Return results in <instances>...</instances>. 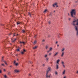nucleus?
<instances>
[{
  "instance_id": "f257e3e1",
  "label": "nucleus",
  "mask_w": 78,
  "mask_h": 78,
  "mask_svg": "<svg viewBox=\"0 0 78 78\" xmlns=\"http://www.w3.org/2000/svg\"><path fill=\"white\" fill-rule=\"evenodd\" d=\"M75 27L74 28L75 30L77 31V35H78V19L73 21V24H72Z\"/></svg>"
},
{
  "instance_id": "69168bd1",
  "label": "nucleus",
  "mask_w": 78,
  "mask_h": 78,
  "mask_svg": "<svg viewBox=\"0 0 78 78\" xmlns=\"http://www.w3.org/2000/svg\"><path fill=\"white\" fill-rule=\"evenodd\" d=\"M10 67H11V66H10Z\"/></svg>"
},
{
  "instance_id": "412c9836",
  "label": "nucleus",
  "mask_w": 78,
  "mask_h": 78,
  "mask_svg": "<svg viewBox=\"0 0 78 78\" xmlns=\"http://www.w3.org/2000/svg\"><path fill=\"white\" fill-rule=\"evenodd\" d=\"M15 34H16V33L13 34V35H12L13 37H14V36H16V35H15Z\"/></svg>"
},
{
  "instance_id": "3c124183",
  "label": "nucleus",
  "mask_w": 78,
  "mask_h": 78,
  "mask_svg": "<svg viewBox=\"0 0 78 78\" xmlns=\"http://www.w3.org/2000/svg\"><path fill=\"white\" fill-rule=\"evenodd\" d=\"M2 60H3V57H2Z\"/></svg>"
},
{
  "instance_id": "bb28decb",
  "label": "nucleus",
  "mask_w": 78,
  "mask_h": 78,
  "mask_svg": "<svg viewBox=\"0 0 78 78\" xmlns=\"http://www.w3.org/2000/svg\"><path fill=\"white\" fill-rule=\"evenodd\" d=\"M37 41H36V40H35V41H34V44H36V42Z\"/></svg>"
},
{
  "instance_id": "a19ab883",
  "label": "nucleus",
  "mask_w": 78,
  "mask_h": 78,
  "mask_svg": "<svg viewBox=\"0 0 78 78\" xmlns=\"http://www.w3.org/2000/svg\"><path fill=\"white\" fill-rule=\"evenodd\" d=\"M77 2H78V1H75V3H77Z\"/></svg>"
},
{
  "instance_id": "423d86ee",
  "label": "nucleus",
  "mask_w": 78,
  "mask_h": 78,
  "mask_svg": "<svg viewBox=\"0 0 78 78\" xmlns=\"http://www.w3.org/2000/svg\"><path fill=\"white\" fill-rule=\"evenodd\" d=\"M19 72V71L17 69H15L14 70V73H18Z\"/></svg>"
},
{
  "instance_id": "5fc2aeb1",
  "label": "nucleus",
  "mask_w": 78,
  "mask_h": 78,
  "mask_svg": "<svg viewBox=\"0 0 78 78\" xmlns=\"http://www.w3.org/2000/svg\"><path fill=\"white\" fill-rule=\"evenodd\" d=\"M57 46L58 47H59V46L58 44H57Z\"/></svg>"
},
{
  "instance_id": "0e129e2a",
  "label": "nucleus",
  "mask_w": 78,
  "mask_h": 78,
  "mask_svg": "<svg viewBox=\"0 0 78 78\" xmlns=\"http://www.w3.org/2000/svg\"><path fill=\"white\" fill-rule=\"evenodd\" d=\"M30 63L31 64V62H30Z\"/></svg>"
},
{
  "instance_id": "6e6552de",
  "label": "nucleus",
  "mask_w": 78,
  "mask_h": 78,
  "mask_svg": "<svg viewBox=\"0 0 78 78\" xmlns=\"http://www.w3.org/2000/svg\"><path fill=\"white\" fill-rule=\"evenodd\" d=\"M20 44H26V42H24L23 41H20V42L19 43Z\"/></svg>"
},
{
  "instance_id": "338daca9",
  "label": "nucleus",
  "mask_w": 78,
  "mask_h": 78,
  "mask_svg": "<svg viewBox=\"0 0 78 78\" xmlns=\"http://www.w3.org/2000/svg\"><path fill=\"white\" fill-rule=\"evenodd\" d=\"M10 44L11 45V43H10Z\"/></svg>"
},
{
  "instance_id": "f8f14e48",
  "label": "nucleus",
  "mask_w": 78,
  "mask_h": 78,
  "mask_svg": "<svg viewBox=\"0 0 78 78\" xmlns=\"http://www.w3.org/2000/svg\"><path fill=\"white\" fill-rule=\"evenodd\" d=\"M61 36V34H58V38H59Z\"/></svg>"
},
{
  "instance_id": "774afa93",
  "label": "nucleus",
  "mask_w": 78,
  "mask_h": 78,
  "mask_svg": "<svg viewBox=\"0 0 78 78\" xmlns=\"http://www.w3.org/2000/svg\"><path fill=\"white\" fill-rule=\"evenodd\" d=\"M18 59H17V61H18Z\"/></svg>"
},
{
  "instance_id": "6e6d98bb",
  "label": "nucleus",
  "mask_w": 78,
  "mask_h": 78,
  "mask_svg": "<svg viewBox=\"0 0 78 78\" xmlns=\"http://www.w3.org/2000/svg\"><path fill=\"white\" fill-rule=\"evenodd\" d=\"M68 15H69V13H68Z\"/></svg>"
},
{
  "instance_id": "052dcab7",
  "label": "nucleus",
  "mask_w": 78,
  "mask_h": 78,
  "mask_svg": "<svg viewBox=\"0 0 78 78\" xmlns=\"http://www.w3.org/2000/svg\"><path fill=\"white\" fill-rule=\"evenodd\" d=\"M54 12H55V11H54Z\"/></svg>"
},
{
  "instance_id": "6ab92c4d",
  "label": "nucleus",
  "mask_w": 78,
  "mask_h": 78,
  "mask_svg": "<svg viewBox=\"0 0 78 78\" xmlns=\"http://www.w3.org/2000/svg\"><path fill=\"white\" fill-rule=\"evenodd\" d=\"M3 62H4V63H5L6 65H7V63L6 61H3Z\"/></svg>"
},
{
  "instance_id": "7c9ffc66",
  "label": "nucleus",
  "mask_w": 78,
  "mask_h": 78,
  "mask_svg": "<svg viewBox=\"0 0 78 78\" xmlns=\"http://www.w3.org/2000/svg\"><path fill=\"white\" fill-rule=\"evenodd\" d=\"M51 53H49V54H48V56H51Z\"/></svg>"
},
{
  "instance_id": "4c0bfd02",
  "label": "nucleus",
  "mask_w": 78,
  "mask_h": 78,
  "mask_svg": "<svg viewBox=\"0 0 78 78\" xmlns=\"http://www.w3.org/2000/svg\"><path fill=\"white\" fill-rule=\"evenodd\" d=\"M48 61V58H46V61Z\"/></svg>"
},
{
  "instance_id": "c03bdc74",
  "label": "nucleus",
  "mask_w": 78,
  "mask_h": 78,
  "mask_svg": "<svg viewBox=\"0 0 78 78\" xmlns=\"http://www.w3.org/2000/svg\"><path fill=\"white\" fill-rule=\"evenodd\" d=\"M0 73H2V71L1 70H0Z\"/></svg>"
},
{
  "instance_id": "4468645a",
  "label": "nucleus",
  "mask_w": 78,
  "mask_h": 78,
  "mask_svg": "<svg viewBox=\"0 0 78 78\" xmlns=\"http://www.w3.org/2000/svg\"><path fill=\"white\" fill-rule=\"evenodd\" d=\"M20 21H18V22H17V25H19L20 24Z\"/></svg>"
},
{
  "instance_id": "aec40b11",
  "label": "nucleus",
  "mask_w": 78,
  "mask_h": 78,
  "mask_svg": "<svg viewBox=\"0 0 78 78\" xmlns=\"http://www.w3.org/2000/svg\"><path fill=\"white\" fill-rule=\"evenodd\" d=\"M25 30H22V32L23 33H25Z\"/></svg>"
},
{
  "instance_id": "f3484780",
  "label": "nucleus",
  "mask_w": 78,
  "mask_h": 78,
  "mask_svg": "<svg viewBox=\"0 0 78 78\" xmlns=\"http://www.w3.org/2000/svg\"><path fill=\"white\" fill-rule=\"evenodd\" d=\"M60 60L59 59L57 60V63L59 64V62Z\"/></svg>"
},
{
  "instance_id": "2eb2a0df",
  "label": "nucleus",
  "mask_w": 78,
  "mask_h": 78,
  "mask_svg": "<svg viewBox=\"0 0 78 78\" xmlns=\"http://www.w3.org/2000/svg\"><path fill=\"white\" fill-rule=\"evenodd\" d=\"M56 68L57 69H58L59 68V67H58V65L57 64V65H56Z\"/></svg>"
},
{
  "instance_id": "8fccbe9b",
  "label": "nucleus",
  "mask_w": 78,
  "mask_h": 78,
  "mask_svg": "<svg viewBox=\"0 0 78 78\" xmlns=\"http://www.w3.org/2000/svg\"><path fill=\"white\" fill-rule=\"evenodd\" d=\"M37 36V34H36V35H35V36L34 37H36Z\"/></svg>"
},
{
  "instance_id": "79ce46f5",
  "label": "nucleus",
  "mask_w": 78,
  "mask_h": 78,
  "mask_svg": "<svg viewBox=\"0 0 78 78\" xmlns=\"http://www.w3.org/2000/svg\"><path fill=\"white\" fill-rule=\"evenodd\" d=\"M19 35L18 34H16V36H19Z\"/></svg>"
},
{
  "instance_id": "ea45409f",
  "label": "nucleus",
  "mask_w": 78,
  "mask_h": 78,
  "mask_svg": "<svg viewBox=\"0 0 78 78\" xmlns=\"http://www.w3.org/2000/svg\"><path fill=\"white\" fill-rule=\"evenodd\" d=\"M58 44V41H56V44Z\"/></svg>"
},
{
  "instance_id": "1a4fd4ad",
  "label": "nucleus",
  "mask_w": 78,
  "mask_h": 78,
  "mask_svg": "<svg viewBox=\"0 0 78 78\" xmlns=\"http://www.w3.org/2000/svg\"><path fill=\"white\" fill-rule=\"evenodd\" d=\"M16 39L14 38V40H12V42L14 43V42L15 41H16Z\"/></svg>"
},
{
  "instance_id": "c85d7f7f",
  "label": "nucleus",
  "mask_w": 78,
  "mask_h": 78,
  "mask_svg": "<svg viewBox=\"0 0 78 78\" xmlns=\"http://www.w3.org/2000/svg\"><path fill=\"white\" fill-rule=\"evenodd\" d=\"M1 66H5V65L4 64H1Z\"/></svg>"
},
{
  "instance_id": "a211bd4d",
  "label": "nucleus",
  "mask_w": 78,
  "mask_h": 78,
  "mask_svg": "<svg viewBox=\"0 0 78 78\" xmlns=\"http://www.w3.org/2000/svg\"><path fill=\"white\" fill-rule=\"evenodd\" d=\"M47 11V9H44V11H43V12H44V13H46Z\"/></svg>"
},
{
  "instance_id": "e433bc0d",
  "label": "nucleus",
  "mask_w": 78,
  "mask_h": 78,
  "mask_svg": "<svg viewBox=\"0 0 78 78\" xmlns=\"http://www.w3.org/2000/svg\"><path fill=\"white\" fill-rule=\"evenodd\" d=\"M63 66V67H64V68H65V66L64 65V64H62Z\"/></svg>"
},
{
  "instance_id": "bf43d9fd",
  "label": "nucleus",
  "mask_w": 78,
  "mask_h": 78,
  "mask_svg": "<svg viewBox=\"0 0 78 78\" xmlns=\"http://www.w3.org/2000/svg\"><path fill=\"white\" fill-rule=\"evenodd\" d=\"M77 73L78 74V71H77Z\"/></svg>"
},
{
  "instance_id": "2f4dec72",
  "label": "nucleus",
  "mask_w": 78,
  "mask_h": 78,
  "mask_svg": "<svg viewBox=\"0 0 78 78\" xmlns=\"http://www.w3.org/2000/svg\"><path fill=\"white\" fill-rule=\"evenodd\" d=\"M55 74L56 75H58V73L57 72H55Z\"/></svg>"
},
{
  "instance_id": "864d4df0",
  "label": "nucleus",
  "mask_w": 78,
  "mask_h": 78,
  "mask_svg": "<svg viewBox=\"0 0 78 78\" xmlns=\"http://www.w3.org/2000/svg\"><path fill=\"white\" fill-rule=\"evenodd\" d=\"M48 23H49V24H51V22H48Z\"/></svg>"
},
{
  "instance_id": "72a5a7b5",
  "label": "nucleus",
  "mask_w": 78,
  "mask_h": 78,
  "mask_svg": "<svg viewBox=\"0 0 78 78\" xmlns=\"http://www.w3.org/2000/svg\"><path fill=\"white\" fill-rule=\"evenodd\" d=\"M51 37V35H48V37Z\"/></svg>"
},
{
  "instance_id": "cd10ccee",
  "label": "nucleus",
  "mask_w": 78,
  "mask_h": 78,
  "mask_svg": "<svg viewBox=\"0 0 78 78\" xmlns=\"http://www.w3.org/2000/svg\"><path fill=\"white\" fill-rule=\"evenodd\" d=\"M16 50H17V51H20V50L19 49V48L17 49Z\"/></svg>"
},
{
  "instance_id": "c9c22d12",
  "label": "nucleus",
  "mask_w": 78,
  "mask_h": 78,
  "mask_svg": "<svg viewBox=\"0 0 78 78\" xmlns=\"http://www.w3.org/2000/svg\"><path fill=\"white\" fill-rule=\"evenodd\" d=\"M47 57V55H45L44 58H46Z\"/></svg>"
},
{
  "instance_id": "39448f33",
  "label": "nucleus",
  "mask_w": 78,
  "mask_h": 78,
  "mask_svg": "<svg viewBox=\"0 0 78 78\" xmlns=\"http://www.w3.org/2000/svg\"><path fill=\"white\" fill-rule=\"evenodd\" d=\"M14 64L15 66H18V64L16 62V61H14Z\"/></svg>"
},
{
  "instance_id": "4be33fe9",
  "label": "nucleus",
  "mask_w": 78,
  "mask_h": 78,
  "mask_svg": "<svg viewBox=\"0 0 78 78\" xmlns=\"http://www.w3.org/2000/svg\"><path fill=\"white\" fill-rule=\"evenodd\" d=\"M37 46H36L34 47H33V49H36L37 48Z\"/></svg>"
},
{
  "instance_id": "f03ea898",
  "label": "nucleus",
  "mask_w": 78,
  "mask_h": 78,
  "mask_svg": "<svg viewBox=\"0 0 78 78\" xmlns=\"http://www.w3.org/2000/svg\"><path fill=\"white\" fill-rule=\"evenodd\" d=\"M76 14V11L75 9H73L70 12V16L71 17L73 18H75V16Z\"/></svg>"
},
{
  "instance_id": "4d7b16f0",
  "label": "nucleus",
  "mask_w": 78,
  "mask_h": 78,
  "mask_svg": "<svg viewBox=\"0 0 78 78\" xmlns=\"http://www.w3.org/2000/svg\"><path fill=\"white\" fill-rule=\"evenodd\" d=\"M29 76H31V75L30 74H29Z\"/></svg>"
},
{
  "instance_id": "a18cd8bd",
  "label": "nucleus",
  "mask_w": 78,
  "mask_h": 78,
  "mask_svg": "<svg viewBox=\"0 0 78 78\" xmlns=\"http://www.w3.org/2000/svg\"><path fill=\"white\" fill-rule=\"evenodd\" d=\"M63 78H66V76H64V77H63Z\"/></svg>"
},
{
  "instance_id": "7ed1b4c3",
  "label": "nucleus",
  "mask_w": 78,
  "mask_h": 78,
  "mask_svg": "<svg viewBox=\"0 0 78 78\" xmlns=\"http://www.w3.org/2000/svg\"><path fill=\"white\" fill-rule=\"evenodd\" d=\"M48 70H46V78H50V75H48V72L49 71H51V68H50V67H48Z\"/></svg>"
},
{
  "instance_id": "473e14b6",
  "label": "nucleus",
  "mask_w": 78,
  "mask_h": 78,
  "mask_svg": "<svg viewBox=\"0 0 78 78\" xmlns=\"http://www.w3.org/2000/svg\"><path fill=\"white\" fill-rule=\"evenodd\" d=\"M19 2H22V0H20L19 1Z\"/></svg>"
},
{
  "instance_id": "9d476101",
  "label": "nucleus",
  "mask_w": 78,
  "mask_h": 78,
  "mask_svg": "<svg viewBox=\"0 0 78 78\" xmlns=\"http://www.w3.org/2000/svg\"><path fill=\"white\" fill-rule=\"evenodd\" d=\"M58 54V52H56V54H55V55H54V56L55 57H56V56H57V55Z\"/></svg>"
},
{
  "instance_id": "13d9d810",
  "label": "nucleus",
  "mask_w": 78,
  "mask_h": 78,
  "mask_svg": "<svg viewBox=\"0 0 78 78\" xmlns=\"http://www.w3.org/2000/svg\"><path fill=\"white\" fill-rule=\"evenodd\" d=\"M50 15H51V13H50Z\"/></svg>"
},
{
  "instance_id": "680f3d73",
  "label": "nucleus",
  "mask_w": 78,
  "mask_h": 78,
  "mask_svg": "<svg viewBox=\"0 0 78 78\" xmlns=\"http://www.w3.org/2000/svg\"><path fill=\"white\" fill-rule=\"evenodd\" d=\"M69 5L70 4V3H69Z\"/></svg>"
},
{
  "instance_id": "20e7f679",
  "label": "nucleus",
  "mask_w": 78,
  "mask_h": 78,
  "mask_svg": "<svg viewBox=\"0 0 78 78\" xmlns=\"http://www.w3.org/2000/svg\"><path fill=\"white\" fill-rule=\"evenodd\" d=\"M26 52V50L25 49H23V51L21 52V55H23V54H24V53Z\"/></svg>"
},
{
  "instance_id": "49530a36",
  "label": "nucleus",
  "mask_w": 78,
  "mask_h": 78,
  "mask_svg": "<svg viewBox=\"0 0 78 78\" xmlns=\"http://www.w3.org/2000/svg\"><path fill=\"white\" fill-rule=\"evenodd\" d=\"M56 7L57 8L58 7V6L57 5H56Z\"/></svg>"
},
{
  "instance_id": "a878e982",
  "label": "nucleus",
  "mask_w": 78,
  "mask_h": 78,
  "mask_svg": "<svg viewBox=\"0 0 78 78\" xmlns=\"http://www.w3.org/2000/svg\"><path fill=\"white\" fill-rule=\"evenodd\" d=\"M62 51H61L63 52L64 51V48H62Z\"/></svg>"
},
{
  "instance_id": "37998d69",
  "label": "nucleus",
  "mask_w": 78,
  "mask_h": 78,
  "mask_svg": "<svg viewBox=\"0 0 78 78\" xmlns=\"http://www.w3.org/2000/svg\"><path fill=\"white\" fill-rule=\"evenodd\" d=\"M3 71H4V72L5 71V69H3Z\"/></svg>"
},
{
  "instance_id": "e2e57ef3",
  "label": "nucleus",
  "mask_w": 78,
  "mask_h": 78,
  "mask_svg": "<svg viewBox=\"0 0 78 78\" xmlns=\"http://www.w3.org/2000/svg\"><path fill=\"white\" fill-rule=\"evenodd\" d=\"M5 8H6V7H5Z\"/></svg>"
},
{
  "instance_id": "58836bf2",
  "label": "nucleus",
  "mask_w": 78,
  "mask_h": 78,
  "mask_svg": "<svg viewBox=\"0 0 78 78\" xmlns=\"http://www.w3.org/2000/svg\"><path fill=\"white\" fill-rule=\"evenodd\" d=\"M70 20H71V18H69V21H70Z\"/></svg>"
},
{
  "instance_id": "de8ad7c7",
  "label": "nucleus",
  "mask_w": 78,
  "mask_h": 78,
  "mask_svg": "<svg viewBox=\"0 0 78 78\" xmlns=\"http://www.w3.org/2000/svg\"><path fill=\"white\" fill-rule=\"evenodd\" d=\"M48 48V47L46 46V49H47V48Z\"/></svg>"
},
{
  "instance_id": "09e8293b",
  "label": "nucleus",
  "mask_w": 78,
  "mask_h": 78,
  "mask_svg": "<svg viewBox=\"0 0 78 78\" xmlns=\"http://www.w3.org/2000/svg\"><path fill=\"white\" fill-rule=\"evenodd\" d=\"M45 40H42V42H44Z\"/></svg>"
},
{
  "instance_id": "c756f323",
  "label": "nucleus",
  "mask_w": 78,
  "mask_h": 78,
  "mask_svg": "<svg viewBox=\"0 0 78 78\" xmlns=\"http://www.w3.org/2000/svg\"><path fill=\"white\" fill-rule=\"evenodd\" d=\"M62 65H64V62H63V61H62Z\"/></svg>"
},
{
  "instance_id": "9b49d317",
  "label": "nucleus",
  "mask_w": 78,
  "mask_h": 78,
  "mask_svg": "<svg viewBox=\"0 0 78 78\" xmlns=\"http://www.w3.org/2000/svg\"><path fill=\"white\" fill-rule=\"evenodd\" d=\"M66 70H64V71H63V72L62 73V74H63V75L65 74V73H66Z\"/></svg>"
},
{
  "instance_id": "b1692460",
  "label": "nucleus",
  "mask_w": 78,
  "mask_h": 78,
  "mask_svg": "<svg viewBox=\"0 0 78 78\" xmlns=\"http://www.w3.org/2000/svg\"><path fill=\"white\" fill-rule=\"evenodd\" d=\"M52 48L51 47L50 48H49V51H51V50H52Z\"/></svg>"
},
{
  "instance_id": "5701e85b",
  "label": "nucleus",
  "mask_w": 78,
  "mask_h": 78,
  "mask_svg": "<svg viewBox=\"0 0 78 78\" xmlns=\"http://www.w3.org/2000/svg\"><path fill=\"white\" fill-rule=\"evenodd\" d=\"M32 5L33 7H35V3H32Z\"/></svg>"
},
{
  "instance_id": "393cba45",
  "label": "nucleus",
  "mask_w": 78,
  "mask_h": 78,
  "mask_svg": "<svg viewBox=\"0 0 78 78\" xmlns=\"http://www.w3.org/2000/svg\"><path fill=\"white\" fill-rule=\"evenodd\" d=\"M4 78H7V76H6V75H4Z\"/></svg>"
},
{
  "instance_id": "dca6fc26",
  "label": "nucleus",
  "mask_w": 78,
  "mask_h": 78,
  "mask_svg": "<svg viewBox=\"0 0 78 78\" xmlns=\"http://www.w3.org/2000/svg\"><path fill=\"white\" fill-rule=\"evenodd\" d=\"M28 15L30 16V17H32V16H31V15H30V12L28 13Z\"/></svg>"
},
{
  "instance_id": "603ef678",
  "label": "nucleus",
  "mask_w": 78,
  "mask_h": 78,
  "mask_svg": "<svg viewBox=\"0 0 78 78\" xmlns=\"http://www.w3.org/2000/svg\"><path fill=\"white\" fill-rule=\"evenodd\" d=\"M42 66H45V64H43L42 65Z\"/></svg>"
},
{
  "instance_id": "ddd939ff",
  "label": "nucleus",
  "mask_w": 78,
  "mask_h": 78,
  "mask_svg": "<svg viewBox=\"0 0 78 78\" xmlns=\"http://www.w3.org/2000/svg\"><path fill=\"white\" fill-rule=\"evenodd\" d=\"M64 51H63V52H62V54L61 55V57H62L63 56V55H64Z\"/></svg>"
},
{
  "instance_id": "f704fd0d",
  "label": "nucleus",
  "mask_w": 78,
  "mask_h": 78,
  "mask_svg": "<svg viewBox=\"0 0 78 78\" xmlns=\"http://www.w3.org/2000/svg\"><path fill=\"white\" fill-rule=\"evenodd\" d=\"M50 51H51L48 50V51H47V52L48 53H49V52H50Z\"/></svg>"
},
{
  "instance_id": "0eeeda50",
  "label": "nucleus",
  "mask_w": 78,
  "mask_h": 78,
  "mask_svg": "<svg viewBox=\"0 0 78 78\" xmlns=\"http://www.w3.org/2000/svg\"><path fill=\"white\" fill-rule=\"evenodd\" d=\"M55 5H57V3H55L54 4H52V7H55Z\"/></svg>"
}]
</instances>
